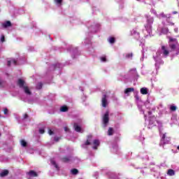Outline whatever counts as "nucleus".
Returning a JSON list of instances; mask_svg holds the SVG:
<instances>
[{"label":"nucleus","mask_w":179,"mask_h":179,"mask_svg":"<svg viewBox=\"0 0 179 179\" xmlns=\"http://www.w3.org/2000/svg\"><path fill=\"white\" fill-rule=\"evenodd\" d=\"M3 113L4 114H8V108H5Z\"/></svg>","instance_id":"e433bc0d"},{"label":"nucleus","mask_w":179,"mask_h":179,"mask_svg":"<svg viewBox=\"0 0 179 179\" xmlns=\"http://www.w3.org/2000/svg\"><path fill=\"white\" fill-rule=\"evenodd\" d=\"M10 64H12V60H8L7 64L8 66H10Z\"/></svg>","instance_id":"c9c22d12"},{"label":"nucleus","mask_w":179,"mask_h":179,"mask_svg":"<svg viewBox=\"0 0 179 179\" xmlns=\"http://www.w3.org/2000/svg\"><path fill=\"white\" fill-rule=\"evenodd\" d=\"M170 110H171V111H176V110H177V106H171Z\"/></svg>","instance_id":"393cba45"},{"label":"nucleus","mask_w":179,"mask_h":179,"mask_svg":"<svg viewBox=\"0 0 179 179\" xmlns=\"http://www.w3.org/2000/svg\"><path fill=\"white\" fill-rule=\"evenodd\" d=\"M60 111H62V113H66V111H68L67 106H62L60 108Z\"/></svg>","instance_id":"6ab92c4d"},{"label":"nucleus","mask_w":179,"mask_h":179,"mask_svg":"<svg viewBox=\"0 0 179 179\" xmlns=\"http://www.w3.org/2000/svg\"><path fill=\"white\" fill-rule=\"evenodd\" d=\"M9 174V171L5 170L0 173L1 177H5Z\"/></svg>","instance_id":"dca6fc26"},{"label":"nucleus","mask_w":179,"mask_h":179,"mask_svg":"<svg viewBox=\"0 0 179 179\" xmlns=\"http://www.w3.org/2000/svg\"><path fill=\"white\" fill-rule=\"evenodd\" d=\"M44 132H45V131L44 130V129H39V133H40V134H44Z\"/></svg>","instance_id":"7c9ffc66"},{"label":"nucleus","mask_w":179,"mask_h":179,"mask_svg":"<svg viewBox=\"0 0 179 179\" xmlns=\"http://www.w3.org/2000/svg\"><path fill=\"white\" fill-rule=\"evenodd\" d=\"M178 150H179V145L177 147Z\"/></svg>","instance_id":"79ce46f5"},{"label":"nucleus","mask_w":179,"mask_h":179,"mask_svg":"<svg viewBox=\"0 0 179 179\" xmlns=\"http://www.w3.org/2000/svg\"><path fill=\"white\" fill-rule=\"evenodd\" d=\"M171 141V138L168 136L166 133L164 134L161 138L160 146H164V145H169L170 141Z\"/></svg>","instance_id":"f257e3e1"},{"label":"nucleus","mask_w":179,"mask_h":179,"mask_svg":"<svg viewBox=\"0 0 179 179\" xmlns=\"http://www.w3.org/2000/svg\"><path fill=\"white\" fill-rule=\"evenodd\" d=\"M108 135L109 136L114 135V129H113V127H109V129L108 130Z\"/></svg>","instance_id":"2eb2a0df"},{"label":"nucleus","mask_w":179,"mask_h":179,"mask_svg":"<svg viewBox=\"0 0 179 179\" xmlns=\"http://www.w3.org/2000/svg\"><path fill=\"white\" fill-rule=\"evenodd\" d=\"M131 92H135V89H134V87L127 88L124 90V94H128L129 93H131Z\"/></svg>","instance_id":"9b49d317"},{"label":"nucleus","mask_w":179,"mask_h":179,"mask_svg":"<svg viewBox=\"0 0 179 179\" xmlns=\"http://www.w3.org/2000/svg\"><path fill=\"white\" fill-rule=\"evenodd\" d=\"M64 131H65V132H68V131H69V128L64 127Z\"/></svg>","instance_id":"4c0bfd02"},{"label":"nucleus","mask_w":179,"mask_h":179,"mask_svg":"<svg viewBox=\"0 0 179 179\" xmlns=\"http://www.w3.org/2000/svg\"><path fill=\"white\" fill-rule=\"evenodd\" d=\"M0 136H1V134H0Z\"/></svg>","instance_id":"a18cd8bd"},{"label":"nucleus","mask_w":179,"mask_h":179,"mask_svg":"<svg viewBox=\"0 0 179 179\" xmlns=\"http://www.w3.org/2000/svg\"><path fill=\"white\" fill-rule=\"evenodd\" d=\"M148 128H150V122H149Z\"/></svg>","instance_id":"a19ab883"},{"label":"nucleus","mask_w":179,"mask_h":179,"mask_svg":"<svg viewBox=\"0 0 179 179\" xmlns=\"http://www.w3.org/2000/svg\"><path fill=\"white\" fill-rule=\"evenodd\" d=\"M73 128L76 132H82V127L78 124V123L73 124Z\"/></svg>","instance_id":"39448f33"},{"label":"nucleus","mask_w":179,"mask_h":179,"mask_svg":"<svg viewBox=\"0 0 179 179\" xmlns=\"http://www.w3.org/2000/svg\"><path fill=\"white\" fill-rule=\"evenodd\" d=\"M12 26V22L10 21H6L3 24V27L6 29V27H10Z\"/></svg>","instance_id":"9d476101"},{"label":"nucleus","mask_w":179,"mask_h":179,"mask_svg":"<svg viewBox=\"0 0 179 179\" xmlns=\"http://www.w3.org/2000/svg\"><path fill=\"white\" fill-rule=\"evenodd\" d=\"M102 106L104 108L107 107V95H103L102 97Z\"/></svg>","instance_id":"423d86ee"},{"label":"nucleus","mask_w":179,"mask_h":179,"mask_svg":"<svg viewBox=\"0 0 179 179\" xmlns=\"http://www.w3.org/2000/svg\"><path fill=\"white\" fill-rule=\"evenodd\" d=\"M61 160L63 163H69V162H71V157H64Z\"/></svg>","instance_id":"6e6552de"},{"label":"nucleus","mask_w":179,"mask_h":179,"mask_svg":"<svg viewBox=\"0 0 179 179\" xmlns=\"http://www.w3.org/2000/svg\"><path fill=\"white\" fill-rule=\"evenodd\" d=\"M17 85L20 89H23L26 86V82H24L22 78H19Z\"/></svg>","instance_id":"20e7f679"},{"label":"nucleus","mask_w":179,"mask_h":179,"mask_svg":"<svg viewBox=\"0 0 179 179\" xmlns=\"http://www.w3.org/2000/svg\"><path fill=\"white\" fill-rule=\"evenodd\" d=\"M108 41L110 44H114V43H115V38H114V37H110V38H108Z\"/></svg>","instance_id":"aec40b11"},{"label":"nucleus","mask_w":179,"mask_h":179,"mask_svg":"<svg viewBox=\"0 0 179 179\" xmlns=\"http://www.w3.org/2000/svg\"><path fill=\"white\" fill-rule=\"evenodd\" d=\"M28 174L30 176V177H38V174H37V173L34 171H29Z\"/></svg>","instance_id":"1a4fd4ad"},{"label":"nucleus","mask_w":179,"mask_h":179,"mask_svg":"<svg viewBox=\"0 0 179 179\" xmlns=\"http://www.w3.org/2000/svg\"><path fill=\"white\" fill-rule=\"evenodd\" d=\"M167 175L170 176L171 177L173 176H176V171L173 169H168Z\"/></svg>","instance_id":"f8f14e48"},{"label":"nucleus","mask_w":179,"mask_h":179,"mask_svg":"<svg viewBox=\"0 0 179 179\" xmlns=\"http://www.w3.org/2000/svg\"><path fill=\"white\" fill-rule=\"evenodd\" d=\"M169 47L171 49H172L173 51H174V50H176V46L174 44H170Z\"/></svg>","instance_id":"a878e982"},{"label":"nucleus","mask_w":179,"mask_h":179,"mask_svg":"<svg viewBox=\"0 0 179 179\" xmlns=\"http://www.w3.org/2000/svg\"><path fill=\"white\" fill-rule=\"evenodd\" d=\"M51 164H52V166H54L55 169H57V170H59V166H58V164H57V162H55V161L52 160Z\"/></svg>","instance_id":"412c9836"},{"label":"nucleus","mask_w":179,"mask_h":179,"mask_svg":"<svg viewBox=\"0 0 179 179\" xmlns=\"http://www.w3.org/2000/svg\"><path fill=\"white\" fill-rule=\"evenodd\" d=\"M26 118H29V115H27V113L24 115V120H26Z\"/></svg>","instance_id":"72a5a7b5"},{"label":"nucleus","mask_w":179,"mask_h":179,"mask_svg":"<svg viewBox=\"0 0 179 179\" xmlns=\"http://www.w3.org/2000/svg\"><path fill=\"white\" fill-rule=\"evenodd\" d=\"M177 13H178L177 11L173 12V15H177Z\"/></svg>","instance_id":"ea45409f"},{"label":"nucleus","mask_w":179,"mask_h":179,"mask_svg":"<svg viewBox=\"0 0 179 179\" xmlns=\"http://www.w3.org/2000/svg\"><path fill=\"white\" fill-rule=\"evenodd\" d=\"M162 50L164 51L163 52L164 55H169V50H167V49H166V46L162 45Z\"/></svg>","instance_id":"4468645a"},{"label":"nucleus","mask_w":179,"mask_h":179,"mask_svg":"<svg viewBox=\"0 0 179 179\" xmlns=\"http://www.w3.org/2000/svg\"><path fill=\"white\" fill-rule=\"evenodd\" d=\"M93 138V136L92 135H89L87 136V139L86 141V142L82 145V148H86V146H88L89 145H92V138Z\"/></svg>","instance_id":"7ed1b4c3"},{"label":"nucleus","mask_w":179,"mask_h":179,"mask_svg":"<svg viewBox=\"0 0 179 179\" xmlns=\"http://www.w3.org/2000/svg\"><path fill=\"white\" fill-rule=\"evenodd\" d=\"M101 61H102V62H106L107 61V59L106 58V57H101Z\"/></svg>","instance_id":"c85d7f7f"},{"label":"nucleus","mask_w":179,"mask_h":179,"mask_svg":"<svg viewBox=\"0 0 179 179\" xmlns=\"http://www.w3.org/2000/svg\"><path fill=\"white\" fill-rule=\"evenodd\" d=\"M42 87H43V83H38L36 85V89H38V90H40V89H42Z\"/></svg>","instance_id":"b1692460"},{"label":"nucleus","mask_w":179,"mask_h":179,"mask_svg":"<svg viewBox=\"0 0 179 179\" xmlns=\"http://www.w3.org/2000/svg\"><path fill=\"white\" fill-rule=\"evenodd\" d=\"M11 62H13V64H14V65H17V62L15 59H12Z\"/></svg>","instance_id":"c756f323"},{"label":"nucleus","mask_w":179,"mask_h":179,"mask_svg":"<svg viewBox=\"0 0 179 179\" xmlns=\"http://www.w3.org/2000/svg\"><path fill=\"white\" fill-rule=\"evenodd\" d=\"M21 145L23 148H26L27 146V143L24 140H21Z\"/></svg>","instance_id":"5701e85b"},{"label":"nucleus","mask_w":179,"mask_h":179,"mask_svg":"<svg viewBox=\"0 0 179 179\" xmlns=\"http://www.w3.org/2000/svg\"><path fill=\"white\" fill-rule=\"evenodd\" d=\"M151 23H153V20H151Z\"/></svg>","instance_id":"37998d69"},{"label":"nucleus","mask_w":179,"mask_h":179,"mask_svg":"<svg viewBox=\"0 0 179 179\" xmlns=\"http://www.w3.org/2000/svg\"><path fill=\"white\" fill-rule=\"evenodd\" d=\"M48 134H49V135H54V131H52V130H51V129H49Z\"/></svg>","instance_id":"2f4dec72"},{"label":"nucleus","mask_w":179,"mask_h":179,"mask_svg":"<svg viewBox=\"0 0 179 179\" xmlns=\"http://www.w3.org/2000/svg\"><path fill=\"white\" fill-rule=\"evenodd\" d=\"M137 1H140V0H137Z\"/></svg>","instance_id":"c03bdc74"},{"label":"nucleus","mask_w":179,"mask_h":179,"mask_svg":"<svg viewBox=\"0 0 179 179\" xmlns=\"http://www.w3.org/2000/svg\"><path fill=\"white\" fill-rule=\"evenodd\" d=\"M141 94H148V88L142 87L140 90Z\"/></svg>","instance_id":"f3484780"},{"label":"nucleus","mask_w":179,"mask_h":179,"mask_svg":"<svg viewBox=\"0 0 179 179\" xmlns=\"http://www.w3.org/2000/svg\"><path fill=\"white\" fill-rule=\"evenodd\" d=\"M1 43H3V41H5V36H1Z\"/></svg>","instance_id":"473e14b6"},{"label":"nucleus","mask_w":179,"mask_h":179,"mask_svg":"<svg viewBox=\"0 0 179 179\" xmlns=\"http://www.w3.org/2000/svg\"><path fill=\"white\" fill-rule=\"evenodd\" d=\"M147 22H148V24H150V19H148V20H147Z\"/></svg>","instance_id":"58836bf2"},{"label":"nucleus","mask_w":179,"mask_h":179,"mask_svg":"<svg viewBox=\"0 0 179 179\" xmlns=\"http://www.w3.org/2000/svg\"><path fill=\"white\" fill-rule=\"evenodd\" d=\"M132 53H128L127 55H126V58H132Z\"/></svg>","instance_id":"bb28decb"},{"label":"nucleus","mask_w":179,"mask_h":179,"mask_svg":"<svg viewBox=\"0 0 179 179\" xmlns=\"http://www.w3.org/2000/svg\"><path fill=\"white\" fill-rule=\"evenodd\" d=\"M23 89H24V93H26V94H29V95L31 94V92H30L29 87L25 86L23 87Z\"/></svg>","instance_id":"ddd939ff"},{"label":"nucleus","mask_w":179,"mask_h":179,"mask_svg":"<svg viewBox=\"0 0 179 179\" xmlns=\"http://www.w3.org/2000/svg\"><path fill=\"white\" fill-rule=\"evenodd\" d=\"M168 38L169 40V43H176V41H177V38H176L169 36Z\"/></svg>","instance_id":"4be33fe9"},{"label":"nucleus","mask_w":179,"mask_h":179,"mask_svg":"<svg viewBox=\"0 0 179 179\" xmlns=\"http://www.w3.org/2000/svg\"><path fill=\"white\" fill-rule=\"evenodd\" d=\"M59 139H61V138H59V137H55V142H58L59 141Z\"/></svg>","instance_id":"f704fd0d"},{"label":"nucleus","mask_w":179,"mask_h":179,"mask_svg":"<svg viewBox=\"0 0 179 179\" xmlns=\"http://www.w3.org/2000/svg\"><path fill=\"white\" fill-rule=\"evenodd\" d=\"M93 143L94 145V146L92 147L93 149H94L95 150H97V148L100 145V141H99V140H94Z\"/></svg>","instance_id":"0eeeda50"},{"label":"nucleus","mask_w":179,"mask_h":179,"mask_svg":"<svg viewBox=\"0 0 179 179\" xmlns=\"http://www.w3.org/2000/svg\"><path fill=\"white\" fill-rule=\"evenodd\" d=\"M55 2L59 5H61V3H62V0H55Z\"/></svg>","instance_id":"cd10ccee"},{"label":"nucleus","mask_w":179,"mask_h":179,"mask_svg":"<svg viewBox=\"0 0 179 179\" xmlns=\"http://www.w3.org/2000/svg\"><path fill=\"white\" fill-rule=\"evenodd\" d=\"M109 115L110 113H108V111H107L102 117L103 128H106L107 125H108V122H110Z\"/></svg>","instance_id":"f03ea898"},{"label":"nucleus","mask_w":179,"mask_h":179,"mask_svg":"<svg viewBox=\"0 0 179 179\" xmlns=\"http://www.w3.org/2000/svg\"><path fill=\"white\" fill-rule=\"evenodd\" d=\"M71 173L73 176H76V174H79V171L76 169H73L71 170Z\"/></svg>","instance_id":"a211bd4d"}]
</instances>
